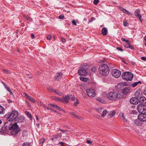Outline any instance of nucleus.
Wrapping results in <instances>:
<instances>
[{
    "label": "nucleus",
    "mask_w": 146,
    "mask_h": 146,
    "mask_svg": "<svg viewBox=\"0 0 146 146\" xmlns=\"http://www.w3.org/2000/svg\"><path fill=\"white\" fill-rule=\"evenodd\" d=\"M101 32L104 35H106L107 33V30L105 27L103 28L102 29Z\"/></svg>",
    "instance_id": "b1692460"
},
{
    "label": "nucleus",
    "mask_w": 146,
    "mask_h": 146,
    "mask_svg": "<svg viewBox=\"0 0 146 146\" xmlns=\"http://www.w3.org/2000/svg\"><path fill=\"white\" fill-rule=\"evenodd\" d=\"M115 111H111L109 113L108 115L110 116V117H112L115 114Z\"/></svg>",
    "instance_id": "c85d7f7f"
},
{
    "label": "nucleus",
    "mask_w": 146,
    "mask_h": 146,
    "mask_svg": "<svg viewBox=\"0 0 146 146\" xmlns=\"http://www.w3.org/2000/svg\"><path fill=\"white\" fill-rule=\"evenodd\" d=\"M132 112L133 114H136V111H135V110H133L132 111Z\"/></svg>",
    "instance_id": "774afa93"
},
{
    "label": "nucleus",
    "mask_w": 146,
    "mask_h": 146,
    "mask_svg": "<svg viewBox=\"0 0 146 146\" xmlns=\"http://www.w3.org/2000/svg\"><path fill=\"white\" fill-rule=\"evenodd\" d=\"M130 103L133 104H137L139 102V100L138 98L135 97L131 98L130 100Z\"/></svg>",
    "instance_id": "9b49d317"
},
{
    "label": "nucleus",
    "mask_w": 146,
    "mask_h": 146,
    "mask_svg": "<svg viewBox=\"0 0 146 146\" xmlns=\"http://www.w3.org/2000/svg\"><path fill=\"white\" fill-rule=\"evenodd\" d=\"M59 144H60L61 145V146H63V145L64 144V143L63 142H60L59 143Z\"/></svg>",
    "instance_id": "680f3d73"
},
{
    "label": "nucleus",
    "mask_w": 146,
    "mask_h": 146,
    "mask_svg": "<svg viewBox=\"0 0 146 146\" xmlns=\"http://www.w3.org/2000/svg\"><path fill=\"white\" fill-rule=\"evenodd\" d=\"M62 76V74L60 73H58L56 74L54 78V80L58 81L61 78Z\"/></svg>",
    "instance_id": "dca6fc26"
},
{
    "label": "nucleus",
    "mask_w": 146,
    "mask_h": 146,
    "mask_svg": "<svg viewBox=\"0 0 146 146\" xmlns=\"http://www.w3.org/2000/svg\"><path fill=\"white\" fill-rule=\"evenodd\" d=\"M140 11L139 9H137L135 10V15L136 16L137 18H139L141 21V15L140 14Z\"/></svg>",
    "instance_id": "a211bd4d"
},
{
    "label": "nucleus",
    "mask_w": 146,
    "mask_h": 146,
    "mask_svg": "<svg viewBox=\"0 0 146 146\" xmlns=\"http://www.w3.org/2000/svg\"><path fill=\"white\" fill-rule=\"evenodd\" d=\"M9 130H11V133L13 135H15L20 131V129L16 123L14 124L10 123L8 126Z\"/></svg>",
    "instance_id": "f03ea898"
},
{
    "label": "nucleus",
    "mask_w": 146,
    "mask_h": 146,
    "mask_svg": "<svg viewBox=\"0 0 146 146\" xmlns=\"http://www.w3.org/2000/svg\"><path fill=\"white\" fill-rule=\"evenodd\" d=\"M52 98L53 100H58L59 102L61 101V99H60L59 98H56V97L53 96L52 97Z\"/></svg>",
    "instance_id": "7c9ffc66"
},
{
    "label": "nucleus",
    "mask_w": 146,
    "mask_h": 146,
    "mask_svg": "<svg viewBox=\"0 0 146 146\" xmlns=\"http://www.w3.org/2000/svg\"><path fill=\"white\" fill-rule=\"evenodd\" d=\"M99 1V0H94V3L95 5H97Z\"/></svg>",
    "instance_id": "37998d69"
},
{
    "label": "nucleus",
    "mask_w": 146,
    "mask_h": 146,
    "mask_svg": "<svg viewBox=\"0 0 146 146\" xmlns=\"http://www.w3.org/2000/svg\"><path fill=\"white\" fill-rule=\"evenodd\" d=\"M55 92L56 94L59 95H61L62 94L61 92H59L57 91L56 90H55V92Z\"/></svg>",
    "instance_id": "ea45409f"
},
{
    "label": "nucleus",
    "mask_w": 146,
    "mask_h": 146,
    "mask_svg": "<svg viewBox=\"0 0 146 146\" xmlns=\"http://www.w3.org/2000/svg\"><path fill=\"white\" fill-rule=\"evenodd\" d=\"M94 18L93 17L91 18V19L89 21V22L90 23L92 22L93 20H94Z\"/></svg>",
    "instance_id": "13d9d810"
},
{
    "label": "nucleus",
    "mask_w": 146,
    "mask_h": 146,
    "mask_svg": "<svg viewBox=\"0 0 146 146\" xmlns=\"http://www.w3.org/2000/svg\"><path fill=\"white\" fill-rule=\"evenodd\" d=\"M40 105L41 106H42V107L44 108V109H48V110L49 109V107H47V106H46L45 105H44V104H43L42 103H40Z\"/></svg>",
    "instance_id": "473e14b6"
},
{
    "label": "nucleus",
    "mask_w": 146,
    "mask_h": 146,
    "mask_svg": "<svg viewBox=\"0 0 146 146\" xmlns=\"http://www.w3.org/2000/svg\"><path fill=\"white\" fill-rule=\"evenodd\" d=\"M5 109L2 106L0 105V114H3L5 113Z\"/></svg>",
    "instance_id": "a878e982"
},
{
    "label": "nucleus",
    "mask_w": 146,
    "mask_h": 146,
    "mask_svg": "<svg viewBox=\"0 0 146 146\" xmlns=\"http://www.w3.org/2000/svg\"><path fill=\"white\" fill-rule=\"evenodd\" d=\"M87 143L89 144H91L92 143L91 142L90 140H87L86 141Z\"/></svg>",
    "instance_id": "6e6d98bb"
},
{
    "label": "nucleus",
    "mask_w": 146,
    "mask_h": 146,
    "mask_svg": "<svg viewBox=\"0 0 146 146\" xmlns=\"http://www.w3.org/2000/svg\"><path fill=\"white\" fill-rule=\"evenodd\" d=\"M78 104V102H74V106H76Z\"/></svg>",
    "instance_id": "4d7b16f0"
},
{
    "label": "nucleus",
    "mask_w": 146,
    "mask_h": 146,
    "mask_svg": "<svg viewBox=\"0 0 146 146\" xmlns=\"http://www.w3.org/2000/svg\"><path fill=\"white\" fill-rule=\"evenodd\" d=\"M75 117L77 119H78L80 120H82L83 119V118L82 117H79L77 115H76Z\"/></svg>",
    "instance_id": "49530a36"
},
{
    "label": "nucleus",
    "mask_w": 146,
    "mask_h": 146,
    "mask_svg": "<svg viewBox=\"0 0 146 146\" xmlns=\"http://www.w3.org/2000/svg\"><path fill=\"white\" fill-rule=\"evenodd\" d=\"M137 85H138L137 82H135L133 83L132 84V87L133 88H134V87H135V86H136Z\"/></svg>",
    "instance_id": "58836bf2"
},
{
    "label": "nucleus",
    "mask_w": 146,
    "mask_h": 146,
    "mask_svg": "<svg viewBox=\"0 0 146 146\" xmlns=\"http://www.w3.org/2000/svg\"><path fill=\"white\" fill-rule=\"evenodd\" d=\"M140 92L139 90H137L135 93V95L136 96V98H138L140 97L141 96Z\"/></svg>",
    "instance_id": "5701e85b"
},
{
    "label": "nucleus",
    "mask_w": 146,
    "mask_h": 146,
    "mask_svg": "<svg viewBox=\"0 0 146 146\" xmlns=\"http://www.w3.org/2000/svg\"><path fill=\"white\" fill-rule=\"evenodd\" d=\"M86 92L88 95L90 97H94L96 95L95 90L92 88L88 89L86 90Z\"/></svg>",
    "instance_id": "0eeeda50"
},
{
    "label": "nucleus",
    "mask_w": 146,
    "mask_h": 146,
    "mask_svg": "<svg viewBox=\"0 0 146 146\" xmlns=\"http://www.w3.org/2000/svg\"><path fill=\"white\" fill-rule=\"evenodd\" d=\"M137 110L140 113H146V106L143 104H139L137 106Z\"/></svg>",
    "instance_id": "423d86ee"
},
{
    "label": "nucleus",
    "mask_w": 146,
    "mask_h": 146,
    "mask_svg": "<svg viewBox=\"0 0 146 146\" xmlns=\"http://www.w3.org/2000/svg\"><path fill=\"white\" fill-rule=\"evenodd\" d=\"M3 71L6 73H7L8 74H10L11 72H10L8 70H7L6 69H3Z\"/></svg>",
    "instance_id": "79ce46f5"
},
{
    "label": "nucleus",
    "mask_w": 146,
    "mask_h": 146,
    "mask_svg": "<svg viewBox=\"0 0 146 146\" xmlns=\"http://www.w3.org/2000/svg\"><path fill=\"white\" fill-rule=\"evenodd\" d=\"M123 24L124 26H126L128 25L127 21L125 19L123 21Z\"/></svg>",
    "instance_id": "f704fd0d"
},
{
    "label": "nucleus",
    "mask_w": 146,
    "mask_h": 146,
    "mask_svg": "<svg viewBox=\"0 0 146 146\" xmlns=\"http://www.w3.org/2000/svg\"><path fill=\"white\" fill-rule=\"evenodd\" d=\"M69 100V96H64L61 99V101L64 103H68Z\"/></svg>",
    "instance_id": "ddd939ff"
},
{
    "label": "nucleus",
    "mask_w": 146,
    "mask_h": 146,
    "mask_svg": "<svg viewBox=\"0 0 146 146\" xmlns=\"http://www.w3.org/2000/svg\"><path fill=\"white\" fill-rule=\"evenodd\" d=\"M70 115H71L73 117H75L76 116V115L75 114V113H74V112H70Z\"/></svg>",
    "instance_id": "4c0bfd02"
},
{
    "label": "nucleus",
    "mask_w": 146,
    "mask_h": 146,
    "mask_svg": "<svg viewBox=\"0 0 146 146\" xmlns=\"http://www.w3.org/2000/svg\"><path fill=\"white\" fill-rule=\"evenodd\" d=\"M141 59L142 60L146 61V57H142L141 58Z\"/></svg>",
    "instance_id": "5fc2aeb1"
},
{
    "label": "nucleus",
    "mask_w": 146,
    "mask_h": 146,
    "mask_svg": "<svg viewBox=\"0 0 146 146\" xmlns=\"http://www.w3.org/2000/svg\"><path fill=\"white\" fill-rule=\"evenodd\" d=\"M117 49L119 50V51H122V52L123 51L121 47H117Z\"/></svg>",
    "instance_id": "de8ad7c7"
},
{
    "label": "nucleus",
    "mask_w": 146,
    "mask_h": 146,
    "mask_svg": "<svg viewBox=\"0 0 146 146\" xmlns=\"http://www.w3.org/2000/svg\"><path fill=\"white\" fill-rule=\"evenodd\" d=\"M139 102L140 104L145 105L146 104V98L144 97H141L140 98Z\"/></svg>",
    "instance_id": "2eb2a0df"
},
{
    "label": "nucleus",
    "mask_w": 146,
    "mask_h": 146,
    "mask_svg": "<svg viewBox=\"0 0 146 146\" xmlns=\"http://www.w3.org/2000/svg\"><path fill=\"white\" fill-rule=\"evenodd\" d=\"M59 130H60L62 132L64 133H66L67 132V131H66V130H63L62 129H59Z\"/></svg>",
    "instance_id": "c03bdc74"
},
{
    "label": "nucleus",
    "mask_w": 146,
    "mask_h": 146,
    "mask_svg": "<svg viewBox=\"0 0 146 146\" xmlns=\"http://www.w3.org/2000/svg\"><path fill=\"white\" fill-rule=\"evenodd\" d=\"M138 118L140 121H146V114L141 113L139 114L138 116Z\"/></svg>",
    "instance_id": "9d476101"
},
{
    "label": "nucleus",
    "mask_w": 146,
    "mask_h": 146,
    "mask_svg": "<svg viewBox=\"0 0 146 146\" xmlns=\"http://www.w3.org/2000/svg\"><path fill=\"white\" fill-rule=\"evenodd\" d=\"M25 18L28 20H29L30 19V18L28 17L25 16Z\"/></svg>",
    "instance_id": "69168bd1"
},
{
    "label": "nucleus",
    "mask_w": 146,
    "mask_h": 146,
    "mask_svg": "<svg viewBox=\"0 0 146 146\" xmlns=\"http://www.w3.org/2000/svg\"><path fill=\"white\" fill-rule=\"evenodd\" d=\"M121 40H122V41H125V42H126L127 43L128 42H129V40H126L124 38H122L121 39Z\"/></svg>",
    "instance_id": "a18cd8bd"
},
{
    "label": "nucleus",
    "mask_w": 146,
    "mask_h": 146,
    "mask_svg": "<svg viewBox=\"0 0 146 146\" xmlns=\"http://www.w3.org/2000/svg\"><path fill=\"white\" fill-rule=\"evenodd\" d=\"M61 41L63 42H65V40L63 38H61Z\"/></svg>",
    "instance_id": "052dcab7"
},
{
    "label": "nucleus",
    "mask_w": 146,
    "mask_h": 146,
    "mask_svg": "<svg viewBox=\"0 0 146 146\" xmlns=\"http://www.w3.org/2000/svg\"><path fill=\"white\" fill-rule=\"evenodd\" d=\"M25 113L29 118L30 120H32L33 118L32 117L31 114L30 112L28 111H25Z\"/></svg>",
    "instance_id": "393cba45"
},
{
    "label": "nucleus",
    "mask_w": 146,
    "mask_h": 146,
    "mask_svg": "<svg viewBox=\"0 0 146 146\" xmlns=\"http://www.w3.org/2000/svg\"><path fill=\"white\" fill-rule=\"evenodd\" d=\"M70 100H71L72 101L75 100V98L74 95L69 96Z\"/></svg>",
    "instance_id": "72a5a7b5"
},
{
    "label": "nucleus",
    "mask_w": 146,
    "mask_h": 146,
    "mask_svg": "<svg viewBox=\"0 0 146 146\" xmlns=\"http://www.w3.org/2000/svg\"><path fill=\"white\" fill-rule=\"evenodd\" d=\"M89 66L86 63L83 64L80 67V69L84 70L88 72Z\"/></svg>",
    "instance_id": "4468645a"
},
{
    "label": "nucleus",
    "mask_w": 146,
    "mask_h": 146,
    "mask_svg": "<svg viewBox=\"0 0 146 146\" xmlns=\"http://www.w3.org/2000/svg\"><path fill=\"white\" fill-rule=\"evenodd\" d=\"M8 123V122L4 123V127H3L0 129V132L2 134H7V133L9 129L7 127L6 124Z\"/></svg>",
    "instance_id": "1a4fd4ad"
},
{
    "label": "nucleus",
    "mask_w": 146,
    "mask_h": 146,
    "mask_svg": "<svg viewBox=\"0 0 146 146\" xmlns=\"http://www.w3.org/2000/svg\"><path fill=\"white\" fill-rule=\"evenodd\" d=\"M72 23L73 25H76V22L74 20H73L72 21Z\"/></svg>",
    "instance_id": "603ef678"
},
{
    "label": "nucleus",
    "mask_w": 146,
    "mask_h": 146,
    "mask_svg": "<svg viewBox=\"0 0 146 146\" xmlns=\"http://www.w3.org/2000/svg\"><path fill=\"white\" fill-rule=\"evenodd\" d=\"M80 80L82 81L85 82L87 81V78L83 77H80Z\"/></svg>",
    "instance_id": "c9c22d12"
},
{
    "label": "nucleus",
    "mask_w": 146,
    "mask_h": 146,
    "mask_svg": "<svg viewBox=\"0 0 146 146\" xmlns=\"http://www.w3.org/2000/svg\"><path fill=\"white\" fill-rule=\"evenodd\" d=\"M2 84H3V85H4V86H5V87L6 86V85H6V84L4 82H2Z\"/></svg>",
    "instance_id": "e2e57ef3"
},
{
    "label": "nucleus",
    "mask_w": 146,
    "mask_h": 146,
    "mask_svg": "<svg viewBox=\"0 0 146 146\" xmlns=\"http://www.w3.org/2000/svg\"><path fill=\"white\" fill-rule=\"evenodd\" d=\"M119 9L123 12L126 13L128 15H132V13L131 12H129L127 10L123 8L122 7L120 6H118Z\"/></svg>",
    "instance_id": "f3484780"
},
{
    "label": "nucleus",
    "mask_w": 146,
    "mask_h": 146,
    "mask_svg": "<svg viewBox=\"0 0 146 146\" xmlns=\"http://www.w3.org/2000/svg\"><path fill=\"white\" fill-rule=\"evenodd\" d=\"M24 94H25V96H26V97H27V98H28V96H29L27 94V93H24Z\"/></svg>",
    "instance_id": "0e129e2a"
},
{
    "label": "nucleus",
    "mask_w": 146,
    "mask_h": 146,
    "mask_svg": "<svg viewBox=\"0 0 146 146\" xmlns=\"http://www.w3.org/2000/svg\"><path fill=\"white\" fill-rule=\"evenodd\" d=\"M18 115V112L15 110H13L10 113L8 114V116L7 117L8 121H16Z\"/></svg>",
    "instance_id": "7ed1b4c3"
},
{
    "label": "nucleus",
    "mask_w": 146,
    "mask_h": 146,
    "mask_svg": "<svg viewBox=\"0 0 146 146\" xmlns=\"http://www.w3.org/2000/svg\"><path fill=\"white\" fill-rule=\"evenodd\" d=\"M108 112L106 110H104L102 114V115L103 117Z\"/></svg>",
    "instance_id": "2f4dec72"
},
{
    "label": "nucleus",
    "mask_w": 146,
    "mask_h": 146,
    "mask_svg": "<svg viewBox=\"0 0 146 146\" xmlns=\"http://www.w3.org/2000/svg\"><path fill=\"white\" fill-rule=\"evenodd\" d=\"M47 90L51 92H55V90L54 89H53L51 87H47Z\"/></svg>",
    "instance_id": "cd10ccee"
},
{
    "label": "nucleus",
    "mask_w": 146,
    "mask_h": 146,
    "mask_svg": "<svg viewBox=\"0 0 146 146\" xmlns=\"http://www.w3.org/2000/svg\"><path fill=\"white\" fill-rule=\"evenodd\" d=\"M27 75L29 78H32V76H31V75L29 74H27Z\"/></svg>",
    "instance_id": "338daca9"
},
{
    "label": "nucleus",
    "mask_w": 146,
    "mask_h": 146,
    "mask_svg": "<svg viewBox=\"0 0 146 146\" xmlns=\"http://www.w3.org/2000/svg\"><path fill=\"white\" fill-rule=\"evenodd\" d=\"M51 36L49 35L47 37V39L48 40H49L51 39Z\"/></svg>",
    "instance_id": "8fccbe9b"
},
{
    "label": "nucleus",
    "mask_w": 146,
    "mask_h": 146,
    "mask_svg": "<svg viewBox=\"0 0 146 146\" xmlns=\"http://www.w3.org/2000/svg\"><path fill=\"white\" fill-rule=\"evenodd\" d=\"M111 74L113 76L116 78H118L121 75L120 71L116 69L113 70L111 72Z\"/></svg>",
    "instance_id": "6e6552de"
},
{
    "label": "nucleus",
    "mask_w": 146,
    "mask_h": 146,
    "mask_svg": "<svg viewBox=\"0 0 146 146\" xmlns=\"http://www.w3.org/2000/svg\"><path fill=\"white\" fill-rule=\"evenodd\" d=\"M48 105H49V106H52L53 108H55L57 110H59L60 111L62 110V109L61 108H60V107H59V106H57L54 105V104H49Z\"/></svg>",
    "instance_id": "4be33fe9"
},
{
    "label": "nucleus",
    "mask_w": 146,
    "mask_h": 146,
    "mask_svg": "<svg viewBox=\"0 0 146 146\" xmlns=\"http://www.w3.org/2000/svg\"><path fill=\"white\" fill-rule=\"evenodd\" d=\"M107 97L109 99L113 100H118L121 98L120 94L118 93L117 94L115 92H111L109 93Z\"/></svg>",
    "instance_id": "20e7f679"
},
{
    "label": "nucleus",
    "mask_w": 146,
    "mask_h": 146,
    "mask_svg": "<svg viewBox=\"0 0 146 146\" xmlns=\"http://www.w3.org/2000/svg\"><path fill=\"white\" fill-rule=\"evenodd\" d=\"M130 92V89L129 87H126L122 90V92L125 94H127Z\"/></svg>",
    "instance_id": "6ab92c4d"
},
{
    "label": "nucleus",
    "mask_w": 146,
    "mask_h": 146,
    "mask_svg": "<svg viewBox=\"0 0 146 146\" xmlns=\"http://www.w3.org/2000/svg\"><path fill=\"white\" fill-rule=\"evenodd\" d=\"M31 36L32 39H34L35 38L34 35L33 34H31Z\"/></svg>",
    "instance_id": "bf43d9fd"
},
{
    "label": "nucleus",
    "mask_w": 146,
    "mask_h": 146,
    "mask_svg": "<svg viewBox=\"0 0 146 146\" xmlns=\"http://www.w3.org/2000/svg\"><path fill=\"white\" fill-rule=\"evenodd\" d=\"M22 146H31L30 143H27V142H25L24 143Z\"/></svg>",
    "instance_id": "e433bc0d"
},
{
    "label": "nucleus",
    "mask_w": 146,
    "mask_h": 146,
    "mask_svg": "<svg viewBox=\"0 0 146 146\" xmlns=\"http://www.w3.org/2000/svg\"><path fill=\"white\" fill-rule=\"evenodd\" d=\"M96 69V68L95 67H93L92 69V71L94 72H95Z\"/></svg>",
    "instance_id": "864d4df0"
},
{
    "label": "nucleus",
    "mask_w": 146,
    "mask_h": 146,
    "mask_svg": "<svg viewBox=\"0 0 146 146\" xmlns=\"http://www.w3.org/2000/svg\"><path fill=\"white\" fill-rule=\"evenodd\" d=\"M29 100L31 101L33 103H34L35 102V100L33 98H31L30 96H28V98H27Z\"/></svg>",
    "instance_id": "c756f323"
},
{
    "label": "nucleus",
    "mask_w": 146,
    "mask_h": 146,
    "mask_svg": "<svg viewBox=\"0 0 146 146\" xmlns=\"http://www.w3.org/2000/svg\"><path fill=\"white\" fill-rule=\"evenodd\" d=\"M62 136V133H59L56 135L54 136L52 138V141L55 140L56 139H58L60 137H61Z\"/></svg>",
    "instance_id": "412c9836"
},
{
    "label": "nucleus",
    "mask_w": 146,
    "mask_h": 146,
    "mask_svg": "<svg viewBox=\"0 0 146 146\" xmlns=\"http://www.w3.org/2000/svg\"><path fill=\"white\" fill-rule=\"evenodd\" d=\"M5 88L8 91H10V89L7 86V85H6V86H5Z\"/></svg>",
    "instance_id": "3c124183"
},
{
    "label": "nucleus",
    "mask_w": 146,
    "mask_h": 146,
    "mask_svg": "<svg viewBox=\"0 0 146 146\" xmlns=\"http://www.w3.org/2000/svg\"><path fill=\"white\" fill-rule=\"evenodd\" d=\"M100 73L104 76H107L109 73V70L108 66L106 64H102L99 68Z\"/></svg>",
    "instance_id": "f257e3e1"
},
{
    "label": "nucleus",
    "mask_w": 146,
    "mask_h": 146,
    "mask_svg": "<svg viewBox=\"0 0 146 146\" xmlns=\"http://www.w3.org/2000/svg\"><path fill=\"white\" fill-rule=\"evenodd\" d=\"M121 77L123 79L127 81H130L133 78V74L131 72H125L122 74Z\"/></svg>",
    "instance_id": "39448f33"
},
{
    "label": "nucleus",
    "mask_w": 146,
    "mask_h": 146,
    "mask_svg": "<svg viewBox=\"0 0 146 146\" xmlns=\"http://www.w3.org/2000/svg\"><path fill=\"white\" fill-rule=\"evenodd\" d=\"M25 119V117L23 116H19V117H17L16 121H18L19 122H23Z\"/></svg>",
    "instance_id": "aec40b11"
},
{
    "label": "nucleus",
    "mask_w": 146,
    "mask_h": 146,
    "mask_svg": "<svg viewBox=\"0 0 146 146\" xmlns=\"http://www.w3.org/2000/svg\"><path fill=\"white\" fill-rule=\"evenodd\" d=\"M45 141V139L42 138L39 141L40 143L43 144Z\"/></svg>",
    "instance_id": "a19ab883"
},
{
    "label": "nucleus",
    "mask_w": 146,
    "mask_h": 146,
    "mask_svg": "<svg viewBox=\"0 0 146 146\" xmlns=\"http://www.w3.org/2000/svg\"><path fill=\"white\" fill-rule=\"evenodd\" d=\"M88 72L81 69H80L78 71V74L81 76H86Z\"/></svg>",
    "instance_id": "f8f14e48"
},
{
    "label": "nucleus",
    "mask_w": 146,
    "mask_h": 146,
    "mask_svg": "<svg viewBox=\"0 0 146 146\" xmlns=\"http://www.w3.org/2000/svg\"><path fill=\"white\" fill-rule=\"evenodd\" d=\"M64 17V16L63 15H60L59 17L58 18L60 19H63V18Z\"/></svg>",
    "instance_id": "09e8293b"
},
{
    "label": "nucleus",
    "mask_w": 146,
    "mask_h": 146,
    "mask_svg": "<svg viewBox=\"0 0 146 146\" xmlns=\"http://www.w3.org/2000/svg\"><path fill=\"white\" fill-rule=\"evenodd\" d=\"M125 47L126 48H129L131 49H133V47L131 46L129 42L127 43L125 45Z\"/></svg>",
    "instance_id": "bb28decb"
}]
</instances>
